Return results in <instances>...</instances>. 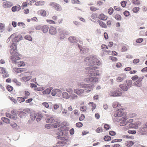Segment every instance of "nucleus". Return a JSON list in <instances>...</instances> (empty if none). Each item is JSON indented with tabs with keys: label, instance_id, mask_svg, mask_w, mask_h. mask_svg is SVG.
I'll use <instances>...</instances> for the list:
<instances>
[{
	"label": "nucleus",
	"instance_id": "obj_58",
	"mask_svg": "<svg viewBox=\"0 0 147 147\" xmlns=\"http://www.w3.org/2000/svg\"><path fill=\"white\" fill-rule=\"evenodd\" d=\"M36 117V115L35 113H33L31 115V118L33 121L34 120Z\"/></svg>",
	"mask_w": 147,
	"mask_h": 147
},
{
	"label": "nucleus",
	"instance_id": "obj_47",
	"mask_svg": "<svg viewBox=\"0 0 147 147\" xmlns=\"http://www.w3.org/2000/svg\"><path fill=\"white\" fill-rule=\"evenodd\" d=\"M17 65L18 67L24 66L25 65V63L23 61L17 62Z\"/></svg>",
	"mask_w": 147,
	"mask_h": 147
},
{
	"label": "nucleus",
	"instance_id": "obj_32",
	"mask_svg": "<svg viewBox=\"0 0 147 147\" xmlns=\"http://www.w3.org/2000/svg\"><path fill=\"white\" fill-rule=\"evenodd\" d=\"M52 89V88H48L43 91V93L45 94H49L50 93Z\"/></svg>",
	"mask_w": 147,
	"mask_h": 147
},
{
	"label": "nucleus",
	"instance_id": "obj_31",
	"mask_svg": "<svg viewBox=\"0 0 147 147\" xmlns=\"http://www.w3.org/2000/svg\"><path fill=\"white\" fill-rule=\"evenodd\" d=\"M125 115H126L125 114L124 112L120 111L117 113L116 115H115V116L118 117H121L123 116H125Z\"/></svg>",
	"mask_w": 147,
	"mask_h": 147
},
{
	"label": "nucleus",
	"instance_id": "obj_24",
	"mask_svg": "<svg viewBox=\"0 0 147 147\" xmlns=\"http://www.w3.org/2000/svg\"><path fill=\"white\" fill-rule=\"evenodd\" d=\"M14 71L17 73H21L26 71V69L24 68H14Z\"/></svg>",
	"mask_w": 147,
	"mask_h": 147
},
{
	"label": "nucleus",
	"instance_id": "obj_35",
	"mask_svg": "<svg viewBox=\"0 0 147 147\" xmlns=\"http://www.w3.org/2000/svg\"><path fill=\"white\" fill-rule=\"evenodd\" d=\"M24 97L25 99L28 98L30 95V92L28 91H25L24 92Z\"/></svg>",
	"mask_w": 147,
	"mask_h": 147
},
{
	"label": "nucleus",
	"instance_id": "obj_17",
	"mask_svg": "<svg viewBox=\"0 0 147 147\" xmlns=\"http://www.w3.org/2000/svg\"><path fill=\"white\" fill-rule=\"evenodd\" d=\"M21 6L19 5L17 6H15L11 8L12 11L13 12H15L16 11H18L21 9Z\"/></svg>",
	"mask_w": 147,
	"mask_h": 147
},
{
	"label": "nucleus",
	"instance_id": "obj_29",
	"mask_svg": "<svg viewBox=\"0 0 147 147\" xmlns=\"http://www.w3.org/2000/svg\"><path fill=\"white\" fill-rule=\"evenodd\" d=\"M134 143L135 142L132 141H128L126 142L125 144L126 146L129 147L133 145Z\"/></svg>",
	"mask_w": 147,
	"mask_h": 147
},
{
	"label": "nucleus",
	"instance_id": "obj_20",
	"mask_svg": "<svg viewBox=\"0 0 147 147\" xmlns=\"http://www.w3.org/2000/svg\"><path fill=\"white\" fill-rule=\"evenodd\" d=\"M22 36L20 34L18 35L15 36L13 39V42H17L22 39Z\"/></svg>",
	"mask_w": 147,
	"mask_h": 147
},
{
	"label": "nucleus",
	"instance_id": "obj_64",
	"mask_svg": "<svg viewBox=\"0 0 147 147\" xmlns=\"http://www.w3.org/2000/svg\"><path fill=\"white\" fill-rule=\"evenodd\" d=\"M126 3H127V2L125 1H122L121 2V6L123 7H124L126 6Z\"/></svg>",
	"mask_w": 147,
	"mask_h": 147
},
{
	"label": "nucleus",
	"instance_id": "obj_13",
	"mask_svg": "<svg viewBox=\"0 0 147 147\" xmlns=\"http://www.w3.org/2000/svg\"><path fill=\"white\" fill-rule=\"evenodd\" d=\"M49 32L51 35H55L57 33L56 28L53 26H51L49 29Z\"/></svg>",
	"mask_w": 147,
	"mask_h": 147
},
{
	"label": "nucleus",
	"instance_id": "obj_39",
	"mask_svg": "<svg viewBox=\"0 0 147 147\" xmlns=\"http://www.w3.org/2000/svg\"><path fill=\"white\" fill-rule=\"evenodd\" d=\"M113 17L117 20H120L121 19V17L120 15L117 14L114 15Z\"/></svg>",
	"mask_w": 147,
	"mask_h": 147
},
{
	"label": "nucleus",
	"instance_id": "obj_40",
	"mask_svg": "<svg viewBox=\"0 0 147 147\" xmlns=\"http://www.w3.org/2000/svg\"><path fill=\"white\" fill-rule=\"evenodd\" d=\"M27 113L23 111H20L19 113V115L21 118L23 117L24 116H26Z\"/></svg>",
	"mask_w": 147,
	"mask_h": 147
},
{
	"label": "nucleus",
	"instance_id": "obj_59",
	"mask_svg": "<svg viewBox=\"0 0 147 147\" xmlns=\"http://www.w3.org/2000/svg\"><path fill=\"white\" fill-rule=\"evenodd\" d=\"M122 141V139H115L112 140L111 141V142L112 143L116 142H121Z\"/></svg>",
	"mask_w": 147,
	"mask_h": 147
},
{
	"label": "nucleus",
	"instance_id": "obj_9",
	"mask_svg": "<svg viewBox=\"0 0 147 147\" xmlns=\"http://www.w3.org/2000/svg\"><path fill=\"white\" fill-rule=\"evenodd\" d=\"M58 123H55L54 124H48L45 125V127L47 129H50L51 127H59Z\"/></svg>",
	"mask_w": 147,
	"mask_h": 147
},
{
	"label": "nucleus",
	"instance_id": "obj_21",
	"mask_svg": "<svg viewBox=\"0 0 147 147\" xmlns=\"http://www.w3.org/2000/svg\"><path fill=\"white\" fill-rule=\"evenodd\" d=\"M98 17L100 19L104 21L106 20L108 18L107 16L102 13L99 15Z\"/></svg>",
	"mask_w": 147,
	"mask_h": 147
},
{
	"label": "nucleus",
	"instance_id": "obj_37",
	"mask_svg": "<svg viewBox=\"0 0 147 147\" xmlns=\"http://www.w3.org/2000/svg\"><path fill=\"white\" fill-rule=\"evenodd\" d=\"M60 106L62 107V105L60 104H56L53 105V109L56 110Z\"/></svg>",
	"mask_w": 147,
	"mask_h": 147
},
{
	"label": "nucleus",
	"instance_id": "obj_61",
	"mask_svg": "<svg viewBox=\"0 0 147 147\" xmlns=\"http://www.w3.org/2000/svg\"><path fill=\"white\" fill-rule=\"evenodd\" d=\"M58 138L60 139H61L63 140H65L66 142L68 141V138L67 137H58Z\"/></svg>",
	"mask_w": 147,
	"mask_h": 147
},
{
	"label": "nucleus",
	"instance_id": "obj_43",
	"mask_svg": "<svg viewBox=\"0 0 147 147\" xmlns=\"http://www.w3.org/2000/svg\"><path fill=\"white\" fill-rule=\"evenodd\" d=\"M128 49V47L127 45H124L122 46L121 49L122 52H125L127 51Z\"/></svg>",
	"mask_w": 147,
	"mask_h": 147
},
{
	"label": "nucleus",
	"instance_id": "obj_18",
	"mask_svg": "<svg viewBox=\"0 0 147 147\" xmlns=\"http://www.w3.org/2000/svg\"><path fill=\"white\" fill-rule=\"evenodd\" d=\"M126 77V76L124 75H121L117 78V81L118 82H122L125 78Z\"/></svg>",
	"mask_w": 147,
	"mask_h": 147
},
{
	"label": "nucleus",
	"instance_id": "obj_19",
	"mask_svg": "<svg viewBox=\"0 0 147 147\" xmlns=\"http://www.w3.org/2000/svg\"><path fill=\"white\" fill-rule=\"evenodd\" d=\"M37 13L43 17H46L47 16V12L46 11L44 10H40L38 11Z\"/></svg>",
	"mask_w": 147,
	"mask_h": 147
},
{
	"label": "nucleus",
	"instance_id": "obj_26",
	"mask_svg": "<svg viewBox=\"0 0 147 147\" xmlns=\"http://www.w3.org/2000/svg\"><path fill=\"white\" fill-rule=\"evenodd\" d=\"M84 90L82 89H76L74 90V92L78 95H80L84 92Z\"/></svg>",
	"mask_w": 147,
	"mask_h": 147
},
{
	"label": "nucleus",
	"instance_id": "obj_28",
	"mask_svg": "<svg viewBox=\"0 0 147 147\" xmlns=\"http://www.w3.org/2000/svg\"><path fill=\"white\" fill-rule=\"evenodd\" d=\"M45 3L44 1H39L35 2V5L36 6L43 5Z\"/></svg>",
	"mask_w": 147,
	"mask_h": 147
},
{
	"label": "nucleus",
	"instance_id": "obj_1",
	"mask_svg": "<svg viewBox=\"0 0 147 147\" xmlns=\"http://www.w3.org/2000/svg\"><path fill=\"white\" fill-rule=\"evenodd\" d=\"M84 61L87 62L86 64L88 65H99L100 63L99 60L94 56L87 57Z\"/></svg>",
	"mask_w": 147,
	"mask_h": 147
},
{
	"label": "nucleus",
	"instance_id": "obj_54",
	"mask_svg": "<svg viewBox=\"0 0 147 147\" xmlns=\"http://www.w3.org/2000/svg\"><path fill=\"white\" fill-rule=\"evenodd\" d=\"M24 38L28 40L31 41L32 40V38L31 36L30 35H28L25 36Z\"/></svg>",
	"mask_w": 147,
	"mask_h": 147
},
{
	"label": "nucleus",
	"instance_id": "obj_62",
	"mask_svg": "<svg viewBox=\"0 0 147 147\" xmlns=\"http://www.w3.org/2000/svg\"><path fill=\"white\" fill-rule=\"evenodd\" d=\"M113 9L111 7L108 10V13L110 15L112 14L113 12Z\"/></svg>",
	"mask_w": 147,
	"mask_h": 147
},
{
	"label": "nucleus",
	"instance_id": "obj_50",
	"mask_svg": "<svg viewBox=\"0 0 147 147\" xmlns=\"http://www.w3.org/2000/svg\"><path fill=\"white\" fill-rule=\"evenodd\" d=\"M62 96L63 98H68L69 97L68 94L66 92H63L62 94Z\"/></svg>",
	"mask_w": 147,
	"mask_h": 147
},
{
	"label": "nucleus",
	"instance_id": "obj_45",
	"mask_svg": "<svg viewBox=\"0 0 147 147\" xmlns=\"http://www.w3.org/2000/svg\"><path fill=\"white\" fill-rule=\"evenodd\" d=\"M91 82H97L98 80V78L96 77H91L90 78Z\"/></svg>",
	"mask_w": 147,
	"mask_h": 147
},
{
	"label": "nucleus",
	"instance_id": "obj_10",
	"mask_svg": "<svg viewBox=\"0 0 147 147\" xmlns=\"http://www.w3.org/2000/svg\"><path fill=\"white\" fill-rule=\"evenodd\" d=\"M60 38L61 39H64L65 37V35L67 34L66 31L61 29H59Z\"/></svg>",
	"mask_w": 147,
	"mask_h": 147
},
{
	"label": "nucleus",
	"instance_id": "obj_5",
	"mask_svg": "<svg viewBox=\"0 0 147 147\" xmlns=\"http://www.w3.org/2000/svg\"><path fill=\"white\" fill-rule=\"evenodd\" d=\"M50 5L55 8V9L57 11H60L62 9V8L61 6L59 4L51 2L50 4Z\"/></svg>",
	"mask_w": 147,
	"mask_h": 147
},
{
	"label": "nucleus",
	"instance_id": "obj_51",
	"mask_svg": "<svg viewBox=\"0 0 147 147\" xmlns=\"http://www.w3.org/2000/svg\"><path fill=\"white\" fill-rule=\"evenodd\" d=\"M86 107L85 106H82L80 108V111L82 112H85L86 111Z\"/></svg>",
	"mask_w": 147,
	"mask_h": 147
},
{
	"label": "nucleus",
	"instance_id": "obj_22",
	"mask_svg": "<svg viewBox=\"0 0 147 147\" xmlns=\"http://www.w3.org/2000/svg\"><path fill=\"white\" fill-rule=\"evenodd\" d=\"M46 120L47 122L48 123H50V124H55V123H57L56 121H55L53 117H50L49 118H47Z\"/></svg>",
	"mask_w": 147,
	"mask_h": 147
},
{
	"label": "nucleus",
	"instance_id": "obj_42",
	"mask_svg": "<svg viewBox=\"0 0 147 147\" xmlns=\"http://www.w3.org/2000/svg\"><path fill=\"white\" fill-rule=\"evenodd\" d=\"M126 84L128 88H129L132 86V81L131 80H128L126 81Z\"/></svg>",
	"mask_w": 147,
	"mask_h": 147
},
{
	"label": "nucleus",
	"instance_id": "obj_52",
	"mask_svg": "<svg viewBox=\"0 0 147 147\" xmlns=\"http://www.w3.org/2000/svg\"><path fill=\"white\" fill-rule=\"evenodd\" d=\"M47 22L50 24H55L56 22L53 20H47Z\"/></svg>",
	"mask_w": 147,
	"mask_h": 147
},
{
	"label": "nucleus",
	"instance_id": "obj_57",
	"mask_svg": "<svg viewBox=\"0 0 147 147\" xmlns=\"http://www.w3.org/2000/svg\"><path fill=\"white\" fill-rule=\"evenodd\" d=\"M96 132L99 133L103 131L102 128L101 127H99L96 129Z\"/></svg>",
	"mask_w": 147,
	"mask_h": 147
},
{
	"label": "nucleus",
	"instance_id": "obj_30",
	"mask_svg": "<svg viewBox=\"0 0 147 147\" xmlns=\"http://www.w3.org/2000/svg\"><path fill=\"white\" fill-rule=\"evenodd\" d=\"M32 78V77L31 76H26L22 77L21 78V80L22 81H27L30 80Z\"/></svg>",
	"mask_w": 147,
	"mask_h": 147
},
{
	"label": "nucleus",
	"instance_id": "obj_3",
	"mask_svg": "<svg viewBox=\"0 0 147 147\" xmlns=\"http://www.w3.org/2000/svg\"><path fill=\"white\" fill-rule=\"evenodd\" d=\"M98 67L95 66H90L87 67L86 69L88 70L87 73L88 76H98V71L96 69H98Z\"/></svg>",
	"mask_w": 147,
	"mask_h": 147
},
{
	"label": "nucleus",
	"instance_id": "obj_41",
	"mask_svg": "<svg viewBox=\"0 0 147 147\" xmlns=\"http://www.w3.org/2000/svg\"><path fill=\"white\" fill-rule=\"evenodd\" d=\"M1 119L3 121L6 123H10L9 120L7 118L3 117L1 118Z\"/></svg>",
	"mask_w": 147,
	"mask_h": 147
},
{
	"label": "nucleus",
	"instance_id": "obj_12",
	"mask_svg": "<svg viewBox=\"0 0 147 147\" xmlns=\"http://www.w3.org/2000/svg\"><path fill=\"white\" fill-rule=\"evenodd\" d=\"M3 5L4 8H7L12 7L13 5V4L11 2L6 1L3 3Z\"/></svg>",
	"mask_w": 147,
	"mask_h": 147
},
{
	"label": "nucleus",
	"instance_id": "obj_49",
	"mask_svg": "<svg viewBox=\"0 0 147 147\" xmlns=\"http://www.w3.org/2000/svg\"><path fill=\"white\" fill-rule=\"evenodd\" d=\"M135 124V123H131L129 125V128H134L137 129L136 126Z\"/></svg>",
	"mask_w": 147,
	"mask_h": 147
},
{
	"label": "nucleus",
	"instance_id": "obj_38",
	"mask_svg": "<svg viewBox=\"0 0 147 147\" xmlns=\"http://www.w3.org/2000/svg\"><path fill=\"white\" fill-rule=\"evenodd\" d=\"M10 47L11 49L15 50L17 51V47L16 44L13 43L12 45Z\"/></svg>",
	"mask_w": 147,
	"mask_h": 147
},
{
	"label": "nucleus",
	"instance_id": "obj_2",
	"mask_svg": "<svg viewBox=\"0 0 147 147\" xmlns=\"http://www.w3.org/2000/svg\"><path fill=\"white\" fill-rule=\"evenodd\" d=\"M10 53L11 56L10 57V59L12 61V63L14 64H16L17 61L20 59L21 55L16 50L11 49Z\"/></svg>",
	"mask_w": 147,
	"mask_h": 147
},
{
	"label": "nucleus",
	"instance_id": "obj_60",
	"mask_svg": "<svg viewBox=\"0 0 147 147\" xmlns=\"http://www.w3.org/2000/svg\"><path fill=\"white\" fill-rule=\"evenodd\" d=\"M140 9V8L139 7H135L132 9L133 12L134 13H137Z\"/></svg>",
	"mask_w": 147,
	"mask_h": 147
},
{
	"label": "nucleus",
	"instance_id": "obj_44",
	"mask_svg": "<svg viewBox=\"0 0 147 147\" xmlns=\"http://www.w3.org/2000/svg\"><path fill=\"white\" fill-rule=\"evenodd\" d=\"M13 82L15 83L16 85L19 86L21 85V83L18 81L15 78L13 80Z\"/></svg>",
	"mask_w": 147,
	"mask_h": 147
},
{
	"label": "nucleus",
	"instance_id": "obj_16",
	"mask_svg": "<svg viewBox=\"0 0 147 147\" xmlns=\"http://www.w3.org/2000/svg\"><path fill=\"white\" fill-rule=\"evenodd\" d=\"M81 86L83 88H88L92 90L94 87V85L92 84H83L81 85Z\"/></svg>",
	"mask_w": 147,
	"mask_h": 147
},
{
	"label": "nucleus",
	"instance_id": "obj_36",
	"mask_svg": "<svg viewBox=\"0 0 147 147\" xmlns=\"http://www.w3.org/2000/svg\"><path fill=\"white\" fill-rule=\"evenodd\" d=\"M29 4V2L26 1L22 3V5L21 6L22 8L24 9L25 7H27L28 5Z\"/></svg>",
	"mask_w": 147,
	"mask_h": 147
},
{
	"label": "nucleus",
	"instance_id": "obj_27",
	"mask_svg": "<svg viewBox=\"0 0 147 147\" xmlns=\"http://www.w3.org/2000/svg\"><path fill=\"white\" fill-rule=\"evenodd\" d=\"M140 129L142 131L147 132V122L143 125V126L140 128Z\"/></svg>",
	"mask_w": 147,
	"mask_h": 147
},
{
	"label": "nucleus",
	"instance_id": "obj_23",
	"mask_svg": "<svg viewBox=\"0 0 147 147\" xmlns=\"http://www.w3.org/2000/svg\"><path fill=\"white\" fill-rule=\"evenodd\" d=\"M119 87L123 90L126 91L128 90V87L125 84H123L119 85Z\"/></svg>",
	"mask_w": 147,
	"mask_h": 147
},
{
	"label": "nucleus",
	"instance_id": "obj_46",
	"mask_svg": "<svg viewBox=\"0 0 147 147\" xmlns=\"http://www.w3.org/2000/svg\"><path fill=\"white\" fill-rule=\"evenodd\" d=\"M88 105H91V106L92 107V111H93L94 109H95L96 107V105L95 104H94L93 102H90L88 103Z\"/></svg>",
	"mask_w": 147,
	"mask_h": 147
},
{
	"label": "nucleus",
	"instance_id": "obj_4",
	"mask_svg": "<svg viewBox=\"0 0 147 147\" xmlns=\"http://www.w3.org/2000/svg\"><path fill=\"white\" fill-rule=\"evenodd\" d=\"M122 94V92L120 89H119L117 91H111L109 93L110 96L114 97L121 96Z\"/></svg>",
	"mask_w": 147,
	"mask_h": 147
},
{
	"label": "nucleus",
	"instance_id": "obj_56",
	"mask_svg": "<svg viewBox=\"0 0 147 147\" xmlns=\"http://www.w3.org/2000/svg\"><path fill=\"white\" fill-rule=\"evenodd\" d=\"M25 99L24 97V98L22 97H18V100L20 102H24L25 101Z\"/></svg>",
	"mask_w": 147,
	"mask_h": 147
},
{
	"label": "nucleus",
	"instance_id": "obj_48",
	"mask_svg": "<svg viewBox=\"0 0 147 147\" xmlns=\"http://www.w3.org/2000/svg\"><path fill=\"white\" fill-rule=\"evenodd\" d=\"M104 140L106 141H110L111 140V137L108 136H104Z\"/></svg>",
	"mask_w": 147,
	"mask_h": 147
},
{
	"label": "nucleus",
	"instance_id": "obj_33",
	"mask_svg": "<svg viewBox=\"0 0 147 147\" xmlns=\"http://www.w3.org/2000/svg\"><path fill=\"white\" fill-rule=\"evenodd\" d=\"M69 40L71 42H77V40L76 39L75 37L74 36H70L68 38Z\"/></svg>",
	"mask_w": 147,
	"mask_h": 147
},
{
	"label": "nucleus",
	"instance_id": "obj_14",
	"mask_svg": "<svg viewBox=\"0 0 147 147\" xmlns=\"http://www.w3.org/2000/svg\"><path fill=\"white\" fill-rule=\"evenodd\" d=\"M1 69L2 74H3V76L4 78L8 77L9 75L8 74L7 71L6 70V69L3 67H1Z\"/></svg>",
	"mask_w": 147,
	"mask_h": 147
},
{
	"label": "nucleus",
	"instance_id": "obj_15",
	"mask_svg": "<svg viewBox=\"0 0 147 147\" xmlns=\"http://www.w3.org/2000/svg\"><path fill=\"white\" fill-rule=\"evenodd\" d=\"M143 76L142 77H140L138 80L135 82L134 83V85H135L137 86L140 87L142 85V83L141 82L142 81L143 79Z\"/></svg>",
	"mask_w": 147,
	"mask_h": 147
},
{
	"label": "nucleus",
	"instance_id": "obj_34",
	"mask_svg": "<svg viewBox=\"0 0 147 147\" xmlns=\"http://www.w3.org/2000/svg\"><path fill=\"white\" fill-rule=\"evenodd\" d=\"M98 22L99 23V25L101 27L104 28H107V25H106L103 22L100 20L98 21Z\"/></svg>",
	"mask_w": 147,
	"mask_h": 147
},
{
	"label": "nucleus",
	"instance_id": "obj_7",
	"mask_svg": "<svg viewBox=\"0 0 147 147\" xmlns=\"http://www.w3.org/2000/svg\"><path fill=\"white\" fill-rule=\"evenodd\" d=\"M64 128L63 127H61L58 129L57 130L56 134L60 136H62L63 135L64 133H65V132H63V131L64 130Z\"/></svg>",
	"mask_w": 147,
	"mask_h": 147
},
{
	"label": "nucleus",
	"instance_id": "obj_25",
	"mask_svg": "<svg viewBox=\"0 0 147 147\" xmlns=\"http://www.w3.org/2000/svg\"><path fill=\"white\" fill-rule=\"evenodd\" d=\"M49 27L46 25H44L41 27V29L43 32L44 33H47L48 31Z\"/></svg>",
	"mask_w": 147,
	"mask_h": 147
},
{
	"label": "nucleus",
	"instance_id": "obj_55",
	"mask_svg": "<svg viewBox=\"0 0 147 147\" xmlns=\"http://www.w3.org/2000/svg\"><path fill=\"white\" fill-rule=\"evenodd\" d=\"M132 3L135 5H139L140 4L139 0H132Z\"/></svg>",
	"mask_w": 147,
	"mask_h": 147
},
{
	"label": "nucleus",
	"instance_id": "obj_6",
	"mask_svg": "<svg viewBox=\"0 0 147 147\" xmlns=\"http://www.w3.org/2000/svg\"><path fill=\"white\" fill-rule=\"evenodd\" d=\"M127 118L126 115L124 116L120 119V121H121L120 123V125L121 126H124L126 124V121Z\"/></svg>",
	"mask_w": 147,
	"mask_h": 147
},
{
	"label": "nucleus",
	"instance_id": "obj_63",
	"mask_svg": "<svg viewBox=\"0 0 147 147\" xmlns=\"http://www.w3.org/2000/svg\"><path fill=\"white\" fill-rule=\"evenodd\" d=\"M70 97L71 99H76L77 98L78 96L76 94H72L71 95Z\"/></svg>",
	"mask_w": 147,
	"mask_h": 147
},
{
	"label": "nucleus",
	"instance_id": "obj_11",
	"mask_svg": "<svg viewBox=\"0 0 147 147\" xmlns=\"http://www.w3.org/2000/svg\"><path fill=\"white\" fill-rule=\"evenodd\" d=\"M61 94V90L59 89L53 90L52 91L51 94L52 96H55L60 95Z\"/></svg>",
	"mask_w": 147,
	"mask_h": 147
},
{
	"label": "nucleus",
	"instance_id": "obj_8",
	"mask_svg": "<svg viewBox=\"0 0 147 147\" xmlns=\"http://www.w3.org/2000/svg\"><path fill=\"white\" fill-rule=\"evenodd\" d=\"M113 108H115L118 107L119 109H118L119 110H124V108H121V104H119L118 102H113Z\"/></svg>",
	"mask_w": 147,
	"mask_h": 147
},
{
	"label": "nucleus",
	"instance_id": "obj_53",
	"mask_svg": "<svg viewBox=\"0 0 147 147\" xmlns=\"http://www.w3.org/2000/svg\"><path fill=\"white\" fill-rule=\"evenodd\" d=\"M7 90L9 92H11L13 89V87L10 85H8L6 87Z\"/></svg>",
	"mask_w": 147,
	"mask_h": 147
}]
</instances>
